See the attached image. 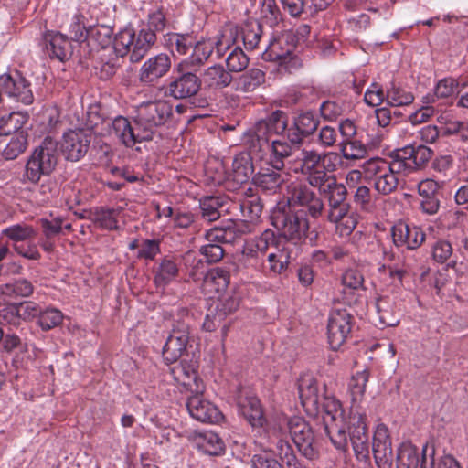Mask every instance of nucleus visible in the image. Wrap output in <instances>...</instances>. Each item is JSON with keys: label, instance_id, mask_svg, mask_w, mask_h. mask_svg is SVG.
Returning <instances> with one entry per match:
<instances>
[{"label": "nucleus", "instance_id": "obj_59", "mask_svg": "<svg viewBox=\"0 0 468 468\" xmlns=\"http://www.w3.org/2000/svg\"><path fill=\"white\" fill-rule=\"evenodd\" d=\"M249 242L264 256L267 255L270 249L274 248L276 250L277 248V238L271 229H265L260 236L249 240Z\"/></svg>", "mask_w": 468, "mask_h": 468}, {"label": "nucleus", "instance_id": "obj_41", "mask_svg": "<svg viewBox=\"0 0 468 468\" xmlns=\"http://www.w3.org/2000/svg\"><path fill=\"white\" fill-rule=\"evenodd\" d=\"M271 154L269 163L276 169H282L284 167V159L292 154V146L282 135L281 138L271 142Z\"/></svg>", "mask_w": 468, "mask_h": 468}, {"label": "nucleus", "instance_id": "obj_20", "mask_svg": "<svg viewBox=\"0 0 468 468\" xmlns=\"http://www.w3.org/2000/svg\"><path fill=\"white\" fill-rule=\"evenodd\" d=\"M43 40L51 58H57L59 61H65L71 58V40L67 35L58 31H47L43 35Z\"/></svg>", "mask_w": 468, "mask_h": 468}, {"label": "nucleus", "instance_id": "obj_3", "mask_svg": "<svg viewBox=\"0 0 468 468\" xmlns=\"http://www.w3.org/2000/svg\"><path fill=\"white\" fill-rule=\"evenodd\" d=\"M273 432L278 441L287 440V432L296 445L300 453L308 460H315L319 456V446L310 424L302 417L294 416L283 420L273 427Z\"/></svg>", "mask_w": 468, "mask_h": 468}, {"label": "nucleus", "instance_id": "obj_23", "mask_svg": "<svg viewBox=\"0 0 468 468\" xmlns=\"http://www.w3.org/2000/svg\"><path fill=\"white\" fill-rule=\"evenodd\" d=\"M254 172L252 157L248 152H240L236 154L232 162V169L228 174V180L237 185H242L249 181Z\"/></svg>", "mask_w": 468, "mask_h": 468}, {"label": "nucleus", "instance_id": "obj_12", "mask_svg": "<svg viewBox=\"0 0 468 468\" xmlns=\"http://www.w3.org/2000/svg\"><path fill=\"white\" fill-rule=\"evenodd\" d=\"M91 140L92 133L89 130L80 128L65 133L61 144L65 158L72 162L80 160L87 154Z\"/></svg>", "mask_w": 468, "mask_h": 468}, {"label": "nucleus", "instance_id": "obj_35", "mask_svg": "<svg viewBox=\"0 0 468 468\" xmlns=\"http://www.w3.org/2000/svg\"><path fill=\"white\" fill-rule=\"evenodd\" d=\"M215 44L214 39H200L196 38V44L193 46L190 57L185 60L184 65L197 66L203 65L210 58L214 51Z\"/></svg>", "mask_w": 468, "mask_h": 468}, {"label": "nucleus", "instance_id": "obj_37", "mask_svg": "<svg viewBox=\"0 0 468 468\" xmlns=\"http://www.w3.org/2000/svg\"><path fill=\"white\" fill-rule=\"evenodd\" d=\"M347 421H337L324 425V431L335 449L341 452L348 450V434L346 432Z\"/></svg>", "mask_w": 468, "mask_h": 468}, {"label": "nucleus", "instance_id": "obj_34", "mask_svg": "<svg viewBox=\"0 0 468 468\" xmlns=\"http://www.w3.org/2000/svg\"><path fill=\"white\" fill-rule=\"evenodd\" d=\"M318 413L323 414L324 425L337 421L343 422L345 420L342 404L334 397H322Z\"/></svg>", "mask_w": 468, "mask_h": 468}, {"label": "nucleus", "instance_id": "obj_43", "mask_svg": "<svg viewBox=\"0 0 468 468\" xmlns=\"http://www.w3.org/2000/svg\"><path fill=\"white\" fill-rule=\"evenodd\" d=\"M196 443L200 451L212 456L219 455L225 450L223 441L211 431L200 433L196 439Z\"/></svg>", "mask_w": 468, "mask_h": 468}, {"label": "nucleus", "instance_id": "obj_18", "mask_svg": "<svg viewBox=\"0 0 468 468\" xmlns=\"http://www.w3.org/2000/svg\"><path fill=\"white\" fill-rule=\"evenodd\" d=\"M237 406L239 412L253 428H261L266 423L261 404L256 396L240 390Z\"/></svg>", "mask_w": 468, "mask_h": 468}, {"label": "nucleus", "instance_id": "obj_53", "mask_svg": "<svg viewBox=\"0 0 468 468\" xmlns=\"http://www.w3.org/2000/svg\"><path fill=\"white\" fill-rule=\"evenodd\" d=\"M368 378L369 373L367 370L358 371L351 378L348 385L352 398L351 406L357 405L360 407L358 402L362 399L365 394Z\"/></svg>", "mask_w": 468, "mask_h": 468}, {"label": "nucleus", "instance_id": "obj_55", "mask_svg": "<svg viewBox=\"0 0 468 468\" xmlns=\"http://www.w3.org/2000/svg\"><path fill=\"white\" fill-rule=\"evenodd\" d=\"M93 220L106 229H116L119 211L113 208L98 207L92 213Z\"/></svg>", "mask_w": 468, "mask_h": 468}, {"label": "nucleus", "instance_id": "obj_54", "mask_svg": "<svg viewBox=\"0 0 468 468\" xmlns=\"http://www.w3.org/2000/svg\"><path fill=\"white\" fill-rule=\"evenodd\" d=\"M64 315L62 312L54 307L41 308L37 318V324L43 331H49L63 322Z\"/></svg>", "mask_w": 468, "mask_h": 468}, {"label": "nucleus", "instance_id": "obj_62", "mask_svg": "<svg viewBox=\"0 0 468 468\" xmlns=\"http://www.w3.org/2000/svg\"><path fill=\"white\" fill-rule=\"evenodd\" d=\"M240 297L236 293H227L219 298L215 311L220 314L224 319L233 314L239 305Z\"/></svg>", "mask_w": 468, "mask_h": 468}, {"label": "nucleus", "instance_id": "obj_48", "mask_svg": "<svg viewBox=\"0 0 468 468\" xmlns=\"http://www.w3.org/2000/svg\"><path fill=\"white\" fill-rule=\"evenodd\" d=\"M84 20L85 16L79 10L67 20L65 27L71 41L83 42L88 39L89 27H86Z\"/></svg>", "mask_w": 468, "mask_h": 468}, {"label": "nucleus", "instance_id": "obj_16", "mask_svg": "<svg viewBox=\"0 0 468 468\" xmlns=\"http://www.w3.org/2000/svg\"><path fill=\"white\" fill-rule=\"evenodd\" d=\"M186 409L190 416L200 422L218 423L223 420V414L217 406L205 399L199 392L187 399Z\"/></svg>", "mask_w": 468, "mask_h": 468}, {"label": "nucleus", "instance_id": "obj_15", "mask_svg": "<svg viewBox=\"0 0 468 468\" xmlns=\"http://www.w3.org/2000/svg\"><path fill=\"white\" fill-rule=\"evenodd\" d=\"M391 237L397 248L414 250L425 241L426 234L420 227L400 220L391 228Z\"/></svg>", "mask_w": 468, "mask_h": 468}, {"label": "nucleus", "instance_id": "obj_13", "mask_svg": "<svg viewBox=\"0 0 468 468\" xmlns=\"http://www.w3.org/2000/svg\"><path fill=\"white\" fill-rule=\"evenodd\" d=\"M107 124V136L113 137L125 147H133L136 144L146 142L138 125L132 124L131 121L119 115Z\"/></svg>", "mask_w": 468, "mask_h": 468}, {"label": "nucleus", "instance_id": "obj_5", "mask_svg": "<svg viewBox=\"0 0 468 468\" xmlns=\"http://www.w3.org/2000/svg\"><path fill=\"white\" fill-rule=\"evenodd\" d=\"M135 113L133 122L148 142L153 140L157 128L165 125L172 117L173 108L166 101H150L138 105Z\"/></svg>", "mask_w": 468, "mask_h": 468}, {"label": "nucleus", "instance_id": "obj_29", "mask_svg": "<svg viewBox=\"0 0 468 468\" xmlns=\"http://www.w3.org/2000/svg\"><path fill=\"white\" fill-rule=\"evenodd\" d=\"M232 75L222 65L208 67L202 74V82L210 89L221 90L232 82Z\"/></svg>", "mask_w": 468, "mask_h": 468}, {"label": "nucleus", "instance_id": "obj_44", "mask_svg": "<svg viewBox=\"0 0 468 468\" xmlns=\"http://www.w3.org/2000/svg\"><path fill=\"white\" fill-rule=\"evenodd\" d=\"M239 36V28L236 26H229L226 27L220 35L217 37V39L214 40L217 58H221L228 50L231 49V48L235 45L238 37Z\"/></svg>", "mask_w": 468, "mask_h": 468}, {"label": "nucleus", "instance_id": "obj_36", "mask_svg": "<svg viewBox=\"0 0 468 468\" xmlns=\"http://www.w3.org/2000/svg\"><path fill=\"white\" fill-rule=\"evenodd\" d=\"M33 291L32 282L26 279H17L12 282L0 285V293L4 295L5 300L28 297L33 293Z\"/></svg>", "mask_w": 468, "mask_h": 468}, {"label": "nucleus", "instance_id": "obj_22", "mask_svg": "<svg viewBox=\"0 0 468 468\" xmlns=\"http://www.w3.org/2000/svg\"><path fill=\"white\" fill-rule=\"evenodd\" d=\"M282 169H276L268 162V166L261 167L252 177L253 184L263 191L275 193L284 182L281 174Z\"/></svg>", "mask_w": 468, "mask_h": 468}, {"label": "nucleus", "instance_id": "obj_28", "mask_svg": "<svg viewBox=\"0 0 468 468\" xmlns=\"http://www.w3.org/2000/svg\"><path fill=\"white\" fill-rule=\"evenodd\" d=\"M29 114L27 112H13L0 117V135H14L20 131H27Z\"/></svg>", "mask_w": 468, "mask_h": 468}, {"label": "nucleus", "instance_id": "obj_24", "mask_svg": "<svg viewBox=\"0 0 468 468\" xmlns=\"http://www.w3.org/2000/svg\"><path fill=\"white\" fill-rule=\"evenodd\" d=\"M227 209L230 210L229 213L243 218L244 221H254L260 218L262 205L258 197L251 196L239 201H229Z\"/></svg>", "mask_w": 468, "mask_h": 468}, {"label": "nucleus", "instance_id": "obj_32", "mask_svg": "<svg viewBox=\"0 0 468 468\" xmlns=\"http://www.w3.org/2000/svg\"><path fill=\"white\" fill-rule=\"evenodd\" d=\"M154 281L157 287H165L179 274L177 263L171 258H163L154 271Z\"/></svg>", "mask_w": 468, "mask_h": 468}, {"label": "nucleus", "instance_id": "obj_56", "mask_svg": "<svg viewBox=\"0 0 468 468\" xmlns=\"http://www.w3.org/2000/svg\"><path fill=\"white\" fill-rule=\"evenodd\" d=\"M228 71L241 72L249 64V58L240 47H234L226 58Z\"/></svg>", "mask_w": 468, "mask_h": 468}, {"label": "nucleus", "instance_id": "obj_17", "mask_svg": "<svg viewBox=\"0 0 468 468\" xmlns=\"http://www.w3.org/2000/svg\"><path fill=\"white\" fill-rule=\"evenodd\" d=\"M372 452L378 468H391L393 453L387 426L383 423L376 428L372 441Z\"/></svg>", "mask_w": 468, "mask_h": 468}, {"label": "nucleus", "instance_id": "obj_14", "mask_svg": "<svg viewBox=\"0 0 468 468\" xmlns=\"http://www.w3.org/2000/svg\"><path fill=\"white\" fill-rule=\"evenodd\" d=\"M300 163V172L306 176L308 184L313 186H320L322 183L334 176L321 169L322 154L314 150L303 149L297 155Z\"/></svg>", "mask_w": 468, "mask_h": 468}, {"label": "nucleus", "instance_id": "obj_26", "mask_svg": "<svg viewBox=\"0 0 468 468\" xmlns=\"http://www.w3.org/2000/svg\"><path fill=\"white\" fill-rule=\"evenodd\" d=\"M265 257L251 243L246 241L238 259V268L266 272Z\"/></svg>", "mask_w": 468, "mask_h": 468}, {"label": "nucleus", "instance_id": "obj_38", "mask_svg": "<svg viewBox=\"0 0 468 468\" xmlns=\"http://www.w3.org/2000/svg\"><path fill=\"white\" fill-rule=\"evenodd\" d=\"M229 282V271L223 267H216L207 272L204 286L209 291L221 292L227 289Z\"/></svg>", "mask_w": 468, "mask_h": 468}, {"label": "nucleus", "instance_id": "obj_19", "mask_svg": "<svg viewBox=\"0 0 468 468\" xmlns=\"http://www.w3.org/2000/svg\"><path fill=\"white\" fill-rule=\"evenodd\" d=\"M171 69V58L160 53L148 58L141 67L139 80L144 84H153L165 76Z\"/></svg>", "mask_w": 468, "mask_h": 468}, {"label": "nucleus", "instance_id": "obj_47", "mask_svg": "<svg viewBox=\"0 0 468 468\" xmlns=\"http://www.w3.org/2000/svg\"><path fill=\"white\" fill-rule=\"evenodd\" d=\"M183 263L186 274L193 281H205V276L208 271L202 259L198 258L192 251L186 252L183 256Z\"/></svg>", "mask_w": 468, "mask_h": 468}, {"label": "nucleus", "instance_id": "obj_21", "mask_svg": "<svg viewBox=\"0 0 468 468\" xmlns=\"http://www.w3.org/2000/svg\"><path fill=\"white\" fill-rule=\"evenodd\" d=\"M298 391L302 405L308 411L319 412L320 398L317 380L312 375H303L298 380Z\"/></svg>", "mask_w": 468, "mask_h": 468}, {"label": "nucleus", "instance_id": "obj_40", "mask_svg": "<svg viewBox=\"0 0 468 468\" xmlns=\"http://www.w3.org/2000/svg\"><path fill=\"white\" fill-rule=\"evenodd\" d=\"M112 35V27L105 25L90 27L88 29V38L100 46L102 53L108 52L109 56L114 53L113 50L111 51V48H112V46H111Z\"/></svg>", "mask_w": 468, "mask_h": 468}, {"label": "nucleus", "instance_id": "obj_2", "mask_svg": "<svg viewBox=\"0 0 468 468\" xmlns=\"http://www.w3.org/2000/svg\"><path fill=\"white\" fill-rule=\"evenodd\" d=\"M314 188L318 189L327 202V209H324L326 219L335 225L336 232L341 237L350 235L356 229L357 220L351 212L346 186L339 183L334 176Z\"/></svg>", "mask_w": 468, "mask_h": 468}, {"label": "nucleus", "instance_id": "obj_49", "mask_svg": "<svg viewBox=\"0 0 468 468\" xmlns=\"http://www.w3.org/2000/svg\"><path fill=\"white\" fill-rule=\"evenodd\" d=\"M265 81V73L260 69H250L242 74L237 81V90L251 92Z\"/></svg>", "mask_w": 468, "mask_h": 468}, {"label": "nucleus", "instance_id": "obj_46", "mask_svg": "<svg viewBox=\"0 0 468 468\" xmlns=\"http://www.w3.org/2000/svg\"><path fill=\"white\" fill-rule=\"evenodd\" d=\"M28 146V132L20 131L11 135L10 140L3 149V156L7 160H14L23 154Z\"/></svg>", "mask_w": 468, "mask_h": 468}, {"label": "nucleus", "instance_id": "obj_1", "mask_svg": "<svg viewBox=\"0 0 468 468\" xmlns=\"http://www.w3.org/2000/svg\"><path fill=\"white\" fill-rule=\"evenodd\" d=\"M287 202L288 208L272 214L271 223L284 239L295 245L302 244L310 228L307 217L320 218L324 212V203L319 195L302 183L289 186Z\"/></svg>", "mask_w": 468, "mask_h": 468}, {"label": "nucleus", "instance_id": "obj_64", "mask_svg": "<svg viewBox=\"0 0 468 468\" xmlns=\"http://www.w3.org/2000/svg\"><path fill=\"white\" fill-rule=\"evenodd\" d=\"M22 323L16 304H11L0 311V324L3 326L18 327Z\"/></svg>", "mask_w": 468, "mask_h": 468}, {"label": "nucleus", "instance_id": "obj_30", "mask_svg": "<svg viewBox=\"0 0 468 468\" xmlns=\"http://www.w3.org/2000/svg\"><path fill=\"white\" fill-rule=\"evenodd\" d=\"M165 45L175 54L186 56L189 54L196 44V36L193 33H168L164 36Z\"/></svg>", "mask_w": 468, "mask_h": 468}, {"label": "nucleus", "instance_id": "obj_63", "mask_svg": "<svg viewBox=\"0 0 468 468\" xmlns=\"http://www.w3.org/2000/svg\"><path fill=\"white\" fill-rule=\"evenodd\" d=\"M321 116L328 121H335L344 113V103L336 101H325L320 105Z\"/></svg>", "mask_w": 468, "mask_h": 468}, {"label": "nucleus", "instance_id": "obj_60", "mask_svg": "<svg viewBox=\"0 0 468 468\" xmlns=\"http://www.w3.org/2000/svg\"><path fill=\"white\" fill-rule=\"evenodd\" d=\"M320 122L313 112L300 113L294 121V125L302 131V133L309 136L318 128Z\"/></svg>", "mask_w": 468, "mask_h": 468}, {"label": "nucleus", "instance_id": "obj_7", "mask_svg": "<svg viewBox=\"0 0 468 468\" xmlns=\"http://www.w3.org/2000/svg\"><path fill=\"white\" fill-rule=\"evenodd\" d=\"M275 453L278 455L279 460L275 458L274 454L270 452H262L253 455L251 464L253 468H298L299 462L294 454V452L286 440L280 438L275 442Z\"/></svg>", "mask_w": 468, "mask_h": 468}, {"label": "nucleus", "instance_id": "obj_9", "mask_svg": "<svg viewBox=\"0 0 468 468\" xmlns=\"http://www.w3.org/2000/svg\"><path fill=\"white\" fill-rule=\"evenodd\" d=\"M189 325L185 321H177L163 347V357L167 364H172L187 356L186 348L189 342Z\"/></svg>", "mask_w": 468, "mask_h": 468}, {"label": "nucleus", "instance_id": "obj_11", "mask_svg": "<svg viewBox=\"0 0 468 468\" xmlns=\"http://www.w3.org/2000/svg\"><path fill=\"white\" fill-rule=\"evenodd\" d=\"M287 128V114L280 110L272 112L265 119L256 122L253 137L257 140L259 149L269 148L270 136L282 135Z\"/></svg>", "mask_w": 468, "mask_h": 468}, {"label": "nucleus", "instance_id": "obj_4", "mask_svg": "<svg viewBox=\"0 0 468 468\" xmlns=\"http://www.w3.org/2000/svg\"><path fill=\"white\" fill-rule=\"evenodd\" d=\"M156 36L154 33L141 29L138 34L132 27L122 29L114 37L112 48L118 56L130 55V61L139 62L148 53L156 42Z\"/></svg>", "mask_w": 468, "mask_h": 468}, {"label": "nucleus", "instance_id": "obj_52", "mask_svg": "<svg viewBox=\"0 0 468 468\" xmlns=\"http://www.w3.org/2000/svg\"><path fill=\"white\" fill-rule=\"evenodd\" d=\"M379 324L383 326H395L399 320L393 312V303L388 297H380L376 302Z\"/></svg>", "mask_w": 468, "mask_h": 468}, {"label": "nucleus", "instance_id": "obj_45", "mask_svg": "<svg viewBox=\"0 0 468 468\" xmlns=\"http://www.w3.org/2000/svg\"><path fill=\"white\" fill-rule=\"evenodd\" d=\"M397 468H419L420 455L418 448L410 442H403L398 449Z\"/></svg>", "mask_w": 468, "mask_h": 468}, {"label": "nucleus", "instance_id": "obj_51", "mask_svg": "<svg viewBox=\"0 0 468 468\" xmlns=\"http://www.w3.org/2000/svg\"><path fill=\"white\" fill-rule=\"evenodd\" d=\"M261 34V25L258 21H249L239 29V35L245 48L250 50L258 47Z\"/></svg>", "mask_w": 468, "mask_h": 468}, {"label": "nucleus", "instance_id": "obj_58", "mask_svg": "<svg viewBox=\"0 0 468 468\" xmlns=\"http://www.w3.org/2000/svg\"><path fill=\"white\" fill-rule=\"evenodd\" d=\"M386 100L393 107L405 106L413 102L414 96L411 92L392 85L386 92Z\"/></svg>", "mask_w": 468, "mask_h": 468}, {"label": "nucleus", "instance_id": "obj_33", "mask_svg": "<svg viewBox=\"0 0 468 468\" xmlns=\"http://www.w3.org/2000/svg\"><path fill=\"white\" fill-rule=\"evenodd\" d=\"M268 262L266 272L272 275H281L286 271L291 261V253L288 248H276L275 251L268 253L265 257Z\"/></svg>", "mask_w": 468, "mask_h": 468}, {"label": "nucleus", "instance_id": "obj_42", "mask_svg": "<svg viewBox=\"0 0 468 468\" xmlns=\"http://www.w3.org/2000/svg\"><path fill=\"white\" fill-rule=\"evenodd\" d=\"M338 146L343 158L346 160L363 159L367 154V145L362 141L361 135L349 140H342Z\"/></svg>", "mask_w": 468, "mask_h": 468}, {"label": "nucleus", "instance_id": "obj_50", "mask_svg": "<svg viewBox=\"0 0 468 468\" xmlns=\"http://www.w3.org/2000/svg\"><path fill=\"white\" fill-rule=\"evenodd\" d=\"M112 118L104 117L96 108H90L86 114L85 130L90 131L93 134L107 136V124Z\"/></svg>", "mask_w": 468, "mask_h": 468}, {"label": "nucleus", "instance_id": "obj_10", "mask_svg": "<svg viewBox=\"0 0 468 468\" xmlns=\"http://www.w3.org/2000/svg\"><path fill=\"white\" fill-rule=\"evenodd\" d=\"M354 324V317L346 309H335L331 312L327 324V338L330 347L337 350L349 336Z\"/></svg>", "mask_w": 468, "mask_h": 468}, {"label": "nucleus", "instance_id": "obj_57", "mask_svg": "<svg viewBox=\"0 0 468 468\" xmlns=\"http://www.w3.org/2000/svg\"><path fill=\"white\" fill-rule=\"evenodd\" d=\"M386 171L381 175H378L377 178L374 179V187L375 189L381 195H389L393 193L399 184V178L397 176H394L388 169H385Z\"/></svg>", "mask_w": 468, "mask_h": 468}, {"label": "nucleus", "instance_id": "obj_61", "mask_svg": "<svg viewBox=\"0 0 468 468\" xmlns=\"http://www.w3.org/2000/svg\"><path fill=\"white\" fill-rule=\"evenodd\" d=\"M114 57L105 59L106 54L102 53L100 56V61H98L95 68L99 69V77L101 80H108L112 77L119 67V58H122L118 56L117 53H114Z\"/></svg>", "mask_w": 468, "mask_h": 468}, {"label": "nucleus", "instance_id": "obj_8", "mask_svg": "<svg viewBox=\"0 0 468 468\" xmlns=\"http://www.w3.org/2000/svg\"><path fill=\"white\" fill-rule=\"evenodd\" d=\"M184 63L177 68V74L169 81L165 94L176 100L192 98L197 94L201 88L202 80L195 73L184 71Z\"/></svg>", "mask_w": 468, "mask_h": 468}, {"label": "nucleus", "instance_id": "obj_27", "mask_svg": "<svg viewBox=\"0 0 468 468\" xmlns=\"http://www.w3.org/2000/svg\"><path fill=\"white\" fill-rule=\"evenodd\" d=\"M229 200L224 197H205L200 200L201 217L208 222L217 220L223 212L229 213Z\"/></svg>", "mask_w": 468, "mask_h": 468}, {"label": "nucleus", "instance_id": "obj_25", "mask_svg": "<svg viewBox=\"0 0 468 468\" xmlns=\"http://www.w3.org/2000/svg\"><path fill=\"white\" fill-rule=\"evenodd\" d=\"M242 228L243 225L230 221L225 226L210 229L207 231L205 237L208 242L233 244L241 239L245 233Z\"/></svg>", "mask_w": 468, "mask_h": 468}, {"label": "nucleus", "instance_id": "obj_39", "mask_svg": "<svg viewBox=\"0 0 468 468\" xmlns=\"http://www.w3.org/2000/svg\"><path fill=\"white\" fill-rule=\"evenodd\" d=\"M37 233V230L31 225L25 223L14 224L2 230V236L11 240L13 245L35 239Z\"/></svg>", "mask_w": 468, "mask_h": 468}, {"label": "nucleus", "instance_id": "obj_6", "mask_svg": "<svg viewBox=\"0 0 468 468\" xmlns=\"http://www.w3.org/2000/svg\"><path fill=\"white\" fill-rule=\"evenodd\" d=\"M58 142L46 137L30 155L26 165V176L28 181L37 184L42 176L50 175L58 164Z\"/></svg>", "mask_w": 468, "mask_h": 468}, {"label": "nucleus", "instance_id": "obj_31", "mask_svg": "<svg viewBox=\"0 0 468 468\" xmlns=\"http://www.w3.org/2000/svg\"><path fill=\"white\" fill-rule=\"evenodd\" d=\"M347 429L350 441L368 434L366 412L357 405L350 407Z\"/></svg>", "mask_w": 468, "mask_h": 468}]
</instances>
